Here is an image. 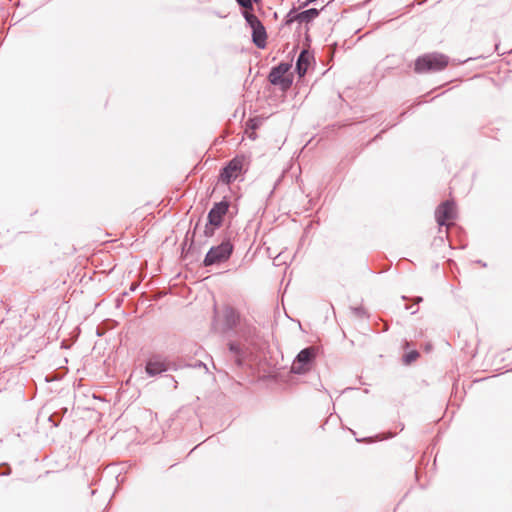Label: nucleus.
Returning <instances> with one entry per match:
<instances>
[{"label":"nucleus","instance_id":"7","mask_svg":"<svg viewBox=\"0 0 512 512\" xmlns=\"http://www.w3.org/2000/svg\"><path fill=\"white\" fill-rule=\"evenodd\" d=\"M291 65L288 63H281L274 67L269 74V81L273 85H280L283 90L290 87L292 80L287 76Z\"/></svg>","mask_w":512,"mask_h":512},{"label":"nucleus","instance_id":"15","mask_svg":"<svg viewBox=\"0 0 512 512\" xmlns=\"http://www.w3.org/2000/svg\"><path fill=\"white\" fill-rule=\"evenodd\" d=\"M216 228L217 227L211 226L208 222L204 229V235L206 237H212Z\"/></svg>","mask_w":512,"mask_h":512},{"label":"nucleus","instance_id":"14","mask_svg":"<svg viewBox=\"0 0 512 512\" xmlns=\"http://www.w3.org/2000/svg\"><path fill=\"white\" fill-rule=\"evenodd\" d=\"M261 124H262V118H260V117L250 119L247 123V125L253 130L257 129Z\"/></svg>","mask_w":512,"mask_h":512},{"label":"nucleus","instance_id":"1","mask_svg":"<svg viewBox=\"0 0 512 512\" xmlns=\"http://www.w3.org/2000/svg\"><path fill=\"white\" fill-rule=\"evenodd\" d=\"M449 58L442 53H427L415 60L414 71L416 73L437 72L448 66Z\"/></svg>","mask_w":512,"mask_h":512},{"label":"nucleus","instance_id":"5","mask_svg":"<svg viewBox=\"0 0 512 512\" xmlns=\"http://www.w3.org/2000/svg\"><path fill=\"white\" fill-rule=\"evenodd\" d=\"M232 250H233V246L228 241L221 243L219 246L212 247L208 251V253L204 259V264L206 266H209V265L224 262L230 257Z\"/></svg>","mask_w":512,"mask_h":512},{"label":"nucleus","instance_id":"3","mask_svg":"<svg viewBox=\"0 0 512 512\" xmlns=\"http://www.w3.org/2000/svg\"><path fill=\"white\" fill-rule=\"evenodd\" d=\"M317 350L314 347H308L299 352L293 361L291 371L295 374L308 372L313 365Z\"/></svg>","mask_w":512,"mask_h":512},{"label":"nucleus","instance_id":"9","mask_svg":"<svg viewBox=\"0 0 512 512\" xmlns=\"http://www.w3.org/2000/svg\"><path fill=\"white\" fill-rule=\"evenodd\" d=\"M167 368H168V365H167L166 361L159 357L151 358L146 364V372L150 376L158 375V374L166 371Z\"/></svg>","mask_w":512,"mask_h":512},{"label":"nucleus","instance_id":"2","mask_svg":"<svg viewBox=\"0 0 512 512\" xmlns=\"http://www.w3.org/2000/svg\"><path fill=\"white\" fill-rule=\"evenodd\" d=\"M249 165V159L245 155H237L222 169L219 180L224 184H230L243 174Z\"/></svg>","mask_w":512,"mask_h":512},{"label":"nucleus","instance_id":"8","mask_svg":"<svg viewBox=\"0 0 512 512\" xmlns=\"http://www.w3.org/2000/svg\"><path fill=\"white\" fill-rule=\"evenodd\" d=\"M229 204L226 201L216 203L208 213V222L211 226L220 227L223 217L226 215Z\"/></svg>","mask_w":512,"mask_h":512},{"label":"nucleus","instance_id":"16","mask_svg":"<svg viewBox=\"0 0 512 512\" xmlns=\"http://www.w3.org/2000/svg\"><path fill=\"white\" fill-rule=\"evenodd\" d=\"M418 356H419V354L417 351H412L406 355L405 362L407 364H410L411 362L415 361Z\"/></svg>","mask_w":512,"mask_h":512},{"label":"nucleus","instance_id":"6","mask_svg":"<svg viewBox=\"0 0 512 512\" xmlns=\"http://www.w3.org/2000/svg\"><path fill=\"white\" fill-rule=\"evenodd\" d=\"M455 216L456 208L454 202L452 201H445L441 203L435 211V218L440 226L449 227L452 225Z\"/></svg>","mask_w":512,"mask_h":512},{"label":"nucleus","instance_id":"13","mask_svg":"<svg viewBox=\"0 0 512 512\" xmlns=\"http://www.w3.org/2000/svg\"><path fill=\"white\" fill-rule=\"evenodd\" d=\"M260 0H237L238 4L243 7L244 11H250L253 9V2L258 3Z\"/></svg>","mask_w":512,"mask_h":512},{"label":"nucleus","instance_id":"4","mask_svg":"<svg viewBox=\"0 0 512 512\" xmlns=\"http://www.w3.org/2000/svg\"><path fill=\"white\" fill-rule=\"evenodd\" d=\"M243 16L252 29V39L258 48L266 46L267 34L260 20L250 11H244Z\"/></svg>","mask_w":512,"mask_h":512},{"label":"nucleus","instance_id":"12","mask_svg":"<svg viewBox=\"0 0 512 512\" xmlns=\"http://www.w3.org/2000/svg\"><path fill=\"white\" fill-rule=\"evenodd\" d=\"M319 15V10L316 8H311L308 10H305L303 12L298 13L294 20L298 21L300 23H309L313 19H315Z\"/></svg>","mask_w":512,"mask_h":512},{"label":"nucleus","instance_id":"10","mask_svg":"<svg viewBox=\"0 0 512 512\" xmlns=\"http://www.w3.org/2000/svg\"><path fill=\"white\" fill-rule=\"evenodd\" d=\"M313 57L308 51H302L298 57L296 68L299 76L305 75Z\"/></svg>","mask_w":512,"mask_h":512},{"label":"nucleus","instance_id":"11","mask_svg":"<svg viewBox=\"0 0 512 512\" xmlns=\"http://www.w3.org/2000/svg\"><path fill=\"white\" fill-rule=\"evenodd\" d=\"M223 316L228 327L236 326L240 321L239 313L231 306H225L223 309Z\"/></svg>","mask_w":512,"mask_h":512}]
</instances>
